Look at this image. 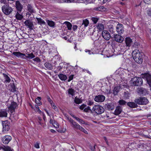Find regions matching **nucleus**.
I'll return each mask as SVG.
<instances>
[{
    "label": "nucleus",
    "instance_id": "obj_46",
    "mask_svg": "<svg viewBox=\"0 0 151 151\" xmlns=\"http://www.w3.org/2000/svg\"><path fill=\"white\" fill-rule=\"evenodd\" d=\"M119 103L120 105H125L127 104V102L123 100H120L119 101Z\"/></svg>",
    "mask_w": 151,
    "mask_h": 151
},
{
    "label": "nucleus",
    "instance_id": "obj_21",
    "mask_svg": "<svg viewBox=\"0 0 151 151\" xmlns=\"http://www.w3.org/2000/svg\"><path fill=\"white\" fill-rule=\"evenodd\" d=\"M76 91L72 88H69L67 90V93L68 95L70 96H74L75 94Z\"/></svg>",
    "mask_w": 151,
    "mask_h": 151
},
{
    "label": "nucleus",
    "instance_id": "obj_19",
    "mask_svg": "<svg viewBox=\"0 0 151 151\" xmlns=\"http://www.w3.org/2000/svg\"><path fill=\"white\" fill-rule=\"evenodd\" d=\"M127 105L128 106L131 108H135L138 107V105L135 102H128L127 103Z\"/></svg>",
    "mask_w": 151,
    "mask_h": 151
},
{
    "label": "nucleus",
    "instance_id": "obj_50",
    "mask_svg": "<svg viewBox=\"0 0 151 151\" xmlns=\"http://www.w3.org/2000/svg\"><path fill=\"white\" fill-rule=\"evenodd\" d=\"M19 58L24 59H26V55H25V54L21 53V54L20 55V57H19Z\"/></svg>",
    "mask_w": 151,
    "mask_h": 151
},
{
    "label": "nucleus",
    "instance_id": "obj_4",
    "mask_svg": "<svg viewBox=\"0 0 151 151\" xmlns=\"http://www.w3.org/2000/svg\"><path fill=\"white\" fill-rule=\"evenodd\" d=\"M3 12L6 15L9 14L12 11V8L7 5H4L2 7Z\"/></svg>",
    "mask_w": 151,
    "mask_h": 151
},
{
    "label": "nucleus",
    "instance_id": "obj_63",
    "mask_svg": "<svg viewBox=\"0 0 151 151\" xmlns=\"http://www.w3.org/2000/svg\"><path fill=\"white\" fill-rule=\"evenodd\" d=\"M78 28V26L76 25H73V29L74 31H75Z\"/></svg>",
    "mask_w": 151,
    "mask_h": 151
},
{
    "label": "nucleus",
    "instance_id": "obj_57",
    "mask_svg": "<svg viewBox=\"0 0 151 151\" xmlns=\"http://www.w3.org/2000/svg\"><path fill=\"white\" fill-rule=\"evenodd\" d=\"M35 61H36L37 62H40V58L38 57L36 58L33 59Z\"/></svg>",
    "mask_w": 151,
    "mask_h": 151
},
{
    "label": "nucleus",
    "instance_id": "obj_3",
    "mask_svg": "<svg viewBox=\"0 0 151 151\" xmlns=\"http://www.w3.org/2000/svg\"><path fill=\"white\" fill-rule=\"evenodd\" d=\"M134 101L137 104L141 105H146L149 102L147 98L145 97H140L135 99Z\"/></svg>",
    "mask_w": 151,
    "mask_h": 151
},
{
    "label": "nucleus",
    "instance_id": "obj_15",
    "mask_svg": "<svg viewBox=\"0 0 151 151\" xmlns=\"http://www.w3.org/2000/svg\"><path fill=\"white\" fill-rule=\"evenodd\" d=\"M17 106V103L15 102H12L11 105L9 107V109L10 112L12 113L14 110Z\"/></svg>",
    "mask_w": 151,
    "mask_h": 151
},
{
    "label": "nucleus",
    "instance_id": "obj_27",
    "mask_svg": "<svg viewBox=\"0 0 151 151\" xmlns=\"http://www.w3.org/2000/svg\"><path fill=\"white\" fill-rule=\"evenodd\" d=\"M2 150L4 151H12L13 150L8 146H4L0 147V150Z\"/></svg>",
    "mask_w": 151,
    "mask_h": 151
},
{
    "label": "nucleus",
    "instance_id": "obj_54",
    "mask_svg": "<svg viewBox=\"0 0 151 151\" xmlns=\"http://www.w3.org/2000/svg\"><path fill=\"white\" fill-rule=\"evenodd\" d=\"M36 108H37V111H38L39 112V113L41 114H42V115H43V114H44L43 113V112H42L40 109H39V107L38 106H37L36 107Z\"/></svg>",
    "mask_w": 151,
    "mask_h": 151
},
{
    "label": "nucleus",
    "instance_id": "obj_33",
    "mask_svg": "<svg viewBox=\"0 0 151 151\" xmlns=\"http://www.w3.org/2000/svg\"><path fill=\"white\" fill-rule=\"evenodd\" d=\"M108 29L111 33H114V32L115 29L112 25H110L108 26Z\"/></svg>",
    "mask_w": 151,
    "mask_h": 151
},
{
    "label": "nucleus",
    "instance_id": "obj_48",
    "mask_svg": "<svg viewBox=\"0 0 151 151\" xmlns=\"http://www.w3.org/2000/svg\"><path fill=\"white\" fill-rule=\"evenodd\" d=\"M66 131V129L65 128H63L60 129H59L58 131L60 133H64Z\"/></svg>",
    "mask_w": 151,
    "mask_h": 151
},
{
    "label": "nucleus",
    "instance_id": "obj_1",
    "mask_svg": "<svg viewBox=\"0 0 151 151\" xmlns=\"http://www.w3.org/2000/svg\"><path fill=\"white\" fill-rule=\"evenodd\" d=\"M134 60L137 63L140 64L142 62V56L139 50H134L132 53Z\"/></svg>",
    "mask_w": 151,
    "mask_h": 151
},
{
    "label": "nucleus",
    "instance_id": "obj_17",
    "mask_svg": "<svg viewBox=\"0 0 151 151\" xmlns=\"http://www.w3.org/2000/svg\"><path fill=\"white\" fill-rule=\"evenodd\" d=\"M138 93L140 95H145L147 93V91L144 88H138Z\"/></svg>",
    "mask_w": 151,
    "mask_h": 151
},
{
    "label": "nucleus",
    "instance_id": "obj_28",
    "mask_svg": "<svg viewBox=\"0 0 151 151\" xmlns=\"http://www.w3.org/2000/svg\"><path fill=\"white\" fill-rule=\"evenodd\" d=\"M58 77L62 81H65L67 78V77L66 75L63 74H60L58 75Z\"/></svg>",
    "mask_w": 151,
    "mask_h": 151
},
{
    "label": "nucleus",
    "instance_id": "obj_24",
    "mask_svg": "<svg viewBox=\"0 0 151 151\" xmlns=\"http://www.w3.org/2000/svg\"><path fill=\"white\" fill-rule=\"evenodd\" d=\"M96 27L97 29V31L98 32H102L104 29V27L103 24L101 23H99L96 26Z\"/></svg>",
    "mask_w": 151,
    "mask_h": 151
},
{
    "label": "nucleus",
    "instance_id": "obj_55",
    "mask_svg": "<svg viewBox=\"0 0 151 151\" xmlns=\"http://www.w3.org/2000/svg\"><path fill=\"white\" fill-rule=\"evenodd\" d=\"M86 105L83 104L80 106L79 108L81 110H83L86 107Z\"/></svg>",
    "mask_w": 151,
    "mask_h": 151
},
{
    "label": "nucleus",
    "instance_id": "obj_23",
    "mask_svg": "<svg viewBox=\"0 0 151 151\" xmlns=\"http://www.w3.org/2000/svg\"><path fill=\"white\" fill-rule=\"evenodd\" d=\"M67 119L72 124L73 127L75 128L76 126H78V124L74 122L72 119L69 117H67Z\"/></svg>",
    "mask_w": 151,
    "mask_h": 151
},
{
    "label": "nucleus",
    "instance_id": "obj_12",
    "mask_svg": "<svg viewBox=\"0 0 151 151\" xmlns=\"http://www.w3.org/2000/svg\"><path fill=\"white\" fill-rule=\"evenodd\" d=\"M69 3H82L86 4L91 3L90 0H69Z\"/></svg>",
    "mask_w": 151,
    "mask_h": 151
},
{
    "label": "nucleus",
    "instance_id": "obj_61",
    "mask_svg": "<svg viewBox=\"0 0 151 151\" xmlns=\"http://www.w3.org/2000/svg\"><path fill=\"white\" fill-rule=\"evenodd\" d=\"M47 98L48 102L50 103V104L51 105L52 104H53L52 101L51 100V99H50V97L49 96H47Z\"/></svg>",
    "mask_w": 151,
    "mask_h": 151
},
{
    "label": "nucleus",
    "instance_id": "obj_58",
    "mask_svg": "<svg viewBox=\"0 0 151 151\" xmlns=\"http://www.w3.org/2000/svg\"><path fill=\"white\" fill-rule=\"evenodd\" d=\"M35 147L37 149H38L40 148L39 144L37 142L34 145Z\"/></svg>",
    "mask_w": 151,
    "mask_h": 151
},
{
    "label": "nucleus",
    "instance_id": "obj_62",
    "mask_svg": "<svg viewBox=\"0 0 151 151\" xmlns=\"http://www.w3.org/2000/svg\"><path fill=\"white\" fill-rule=\"evenodd\" d=\"M61 64H60L59 65L57 69H58V70H60L63 68V65H61Z\"/></svg>",
    "mask_w": 151,
    "mask_h": 151
},
{
    "label": "nucleus",
    "instance_id": "obj_34",
    "mask_svg": "<svg viewBox=\"0 0 151 151\" xmlns=\"http://www.w3.org/2000/svg\"><path fill=\"white\" fill-rule=\"evenodd\" d=\"M41 100V98L40 97H38L35 100L36 103L39 106L41 105L42 104L41 102L40 101Z\"/></svg>",
    "mask_w": 151,
    "mask_h": 151
},
{
    "label": "nucleus",
    "instance_id": "obj_37",
    "mask_svg": "<svg viewBox=\"0 0 151 151\" xmlns=\"http://www.w3.org/2000/svg\"><path fill=\"white\" fill-rule=\"evenodd\" d=\"M74 101L77 104H79L82 103V101L81 99H79L77 97H76L74 100Z\"/></svg>",
    "mask_w": 151,
    "mask_h": 151
},
{
    "label": "nucleus",
    "instance_id": "obj_11",
    "mask_svg": "<svg viewBox=\"0 0 151 151\" xmlns=\"http://www.w3.org/2000/svg\"><path fill=\"white\" fill-rule=\"evenodd\" d=\"M12 139L11 136L8 135L4 137L2 139V142L4 144H7Z\"/></svg>",
    "mask_w": 151,
    "mask_h": 151
},
{
    "label": "nucleus",
    "instance_id": "obj_32",
    "mask_svg": "<svg viewBox=\"0 0 151 151\" xmlns=\"http://www.w3.org/2000/svg\"><path fill=\"white\" fill-rule=\"evenodd\" d=\"M63 24H64L66 26L68 30H70L71 29L72 25L70 22L67 21H65L64 23Z\"/></svg>",
    "mask_w": 151,
    "mask_h": 151
},
{
    "label": "nucleus",
    "instance_id": "obj_10",
    "mask_svg": "<svg viewBox=\"0 0 151 151\" xmlns=\"http://www.w3.org/2000/svg\"><path fill=\"white\" fill-rule=\"evenodd\" d=\"M102 35L103 37L106 40H109L111 38L110 33L107 31L104 30L102 31Z\"/></svg>",
    "mask_w": 151,
    "mask_h": 151
},
{
    "label": "nucleus",
    "instance_id": "obj_36",
    "mask_svg": "<svg viewBox=\"0 0 151 151\" xmlns=\"http://www.w3.org/2000/svg\"><path fill=\"white\" fill-rule=\"evenodd\" d=\"M89 24V22L88 20L87 19H86L83 20L82 25H84L85 27H87Z\"/></svg>",
    "mask_w": 151,
    "mask_h": 151
},
{
    "label": "nucleus",
    "instance_id": "obj_39",
    "mask_svg": "<svg viewBox=\"0 0 151 151\" xmlns=\"http://www.w3.org/2000/svg\"><path fill=\"white\" fill-rule=\"evenodd\" d=\"M85 52H88V54L91 55V54H94V50L93 48V49H91V50H87L86 49L85 50Z\"/></svg>",
    "mask_w": 151,
    "mask_h": 151
},
{
    "label": "nucleus",
    "instance_id": "obj_5",
    "mask_svg": "<svg viewBox=\"0 0 151 151\" xmlns=\"http://www.w3.org/2000/svg\"><path fill=\"white\" fill-rule=\"evenodd\" d=\"M3 124V131H8L10 129V124L8 121H5L2 123Z\"/></svg>",
    "mask_w": 151,
    "mask_h": 151
},
{
    "label": "nucleus",
    "instance_id": "obj_45",
    "mask_svg": "<svg viewBox=\"0 0 151 151\" xmlns=\"http://www.w3.org/2000/svg\"><path fill=\"white\" fill-rule=\"evenodd\" d=\"M21 52H13V55H14L18 58H19Z\"/></svg>",
    "mask_w": 151,
    "mask_h": 151
},
{
    "label": "nucleus",
    "instance_id": "obj_60",
    "mask_svg": "<svg viewBox=\"0 0 151 151\" xmlns=\"http://www.w3.org/2000/svg\"><path fill=\"white\" fill-rule=\"evenodd\" d=\"M73 75H71L69 77V79L68 80V82H70L71 80L73 79Z\"/></svg>",
    "mask_w": 151,
    "mask_h": 151
},
{
    "label": "nucleus",
    "instance_id": "obj_52",
    "mask_svg": "<svg viewBox=\"0 0 151 151\" xmlns=\"http://www.w3.org/2000/svg\"><path fill=\"white\" fill-rule=\"evenodd\" d=\"M89 110H90L91 111V113H92V111L91 109H90V107L89 106H88L87 107H85L84 109V111L85 112H87Z\"/></svg>",
    "mask_w": 151,
    "mask_h": 151
},
{
    "label": "nucleus",
    "instance_id": "obj_56",
    "mask_svg": "<svg viewBox=\"0 0 151 151\" xmlns=\"http://www.w3.org/2000/svg\"><path fill=\"white\" fill-rule=\"evenodd\" d=\"M145 3L147 4H151V0H144Z\"/></svg>",
    "mask_w": 151,
    "mask_h": 151
},
{
    "label": "nucleus",
    "instance_id": "obj_25",
    "mask_svg": "<svg viewBox=\"0 0 151 151\" xmlns=\"http://www.w3.org/2000/svg\"><path fill=\"white\" fill-rule=\"evenodd\" d=\"M46 22L47 23V24L50 27H53L55 26V23L53 21L49 20L47 19L46 20Z\"/></svg>",
    "mask_w": 151,
    "mask_h": 151
},
{
    "label": "nucleus",
    "instance_id": "obj_14",
    "mask_svg": "<svg viewBox=\"0 0 151 151\" xmlns=\"http://www.w3.org/2000/svg\"><path fill=\"white\" fill-rule=\"evenodd\" d=\"M105 108L106 109L109 110H112L114 109V106L113 103H108L105 104Z\"/></svg>",
    "mask_w": 151,
    "mask_h": 151
},
{
    "label": "nucleus",
    "instance_id": "obj_40",
    "mask_svg": "<svg viewBox=\"0 0 151 151\" xmlns=\"http://www.w3.org/2000/svg\"><path fill=\"white\" fill-rule=\"evenodd\" d=\"M45 67L49 69H51L52 68V66L51 64L48 63H46L45 64Z\"/></svg>",
    "mask_w": 151,
    "mask_h": 151
},
{
    "label": "nucleus",
    "instance_id": "obj_7",
    "mask_svg": "<svg viewBox=\"0 0 151 151\" xmlns=\"http://www.w3.org/2000/svg\"><path fill=\"white\" fill-rule=\"evenodd\" d=\"M116 31L119 35H121L124 32L123 25L121 24H118L116 27Z\"/></svg>",
    "mask_w": 151,
    "mask_h": 151
},
{
    "label": "nucleus",
    "instance_id": "obj_20",
    "mask_svg": "<svg viewBox=\"0 0 151 151\" xmlns=\"http://www.w3.org/2000/svg\"><path fill=\"white\" fill-rule=\"evenodd\" d=\"M125 41L126 46L128 47H130L132 42V40L129 37H126L125 39Z\"/></svg>",
    "mask_w": 151,
    "mask_h": 151
},
{
    "label": "nucleus",
    "instance_id": "obj_59",
    "mask_svg": "<svg viewBox=\"0 0 151 151\" xmlns=\"http://www.w3.org/2000/svg\"><path fill=\"white\" fill-rule=\"evenodd\" d=\"M93 102L90 101V100H88V104L89 105H93Z\"/></svg>",
    "mask_w": 151,
    "mask_h": 151
},
{
    "label": "nucleus",
    "instance_id": "obj_42",
    "mask_svg": "<svg viewBox=\"0 0 151 151\" xmlns=\"http://www.w3.org/2000/svg\"><path fill=\"white\" fill-rule=\"evenodd\" d=\"M119 86L120 87L121 89H123L125 88H127V84L124 83H122V84H120Z\"/></svg>",
    "mask_w": 151,
    "mask_h": 151
},
{
    "label": "nucleus",
    "instance_id": "obj_64",
    "mask_svg": "<svg viewBox=\"0 0 151 151\" xmlns=\"http://www.w3.org/2000/svg\"><path fill=\"white\" fill-rule=\"evenodd\" d=\"M147 118L149 119H151V114H149L147 115Z\"/></svg>",
    "mask_w": 151,
    "mask_h": 151
},
{
    "label": "nucleus",
    "instance_id": "obj_47",
    "mask_svg": "<svg viewBox=\"0 0 151 151\" xmlns=\"http://www.w3.org/2000/svg\"><path fill=\"white\" fill-rule=\"evenodd\" d=\"M54 127L56 128H58L59 127V125L58 123L55 121H54L52 124Z\"/></svg>",
    "mask_w": 151,
    "mask_h": 151
},
{
    "label": "nucleus",
    "instance_id": "obj_53",
    "mask_svg": "<svg viewBox=\"0 0 151 151\" xmlns=\"http://www.w3.org/2000/svg\"><path fill=\"white\" fill-rule=\"evenodd\" d=\"M52 107L53 108V109L55 110L56 111H58V108L55 106V104L54 103H53V104H52L51 105Z\"/></svg>",
    "mask_w": 151,
    "mask_h": 151
},
{
    "label": "nucleus",
    "instance_id": "obj_35",
    "mask_svg": "<svg viewBox=\"0 0 151 151\" xmlns=\"http://www.w3.org/2000/svg\"><path fill=\"white\" fill-rule=\"evenodd\" d=\"M78 126H77L75 128L76 129H78L81 130V131L83 132L84 133L87 134L88 132H87L83 128L81 127L79 124H78Z\"/></svg>",
    "mask_w": 151,
    "mask_h": 151
},
{
    "label": "nucleus",
    "instance_id": "obj_9",
    "mask_svg": "<svg viewBox=\"0 0 151 151\" xmlns=\"http://www.w3.org/2000/svg\"><path fill=\"white\" fill-rule=\"evenodd\" d=\"M105 99V96L102 95H99L95 96V101L98 102H103Z\"/></svg>",
    "mask_w": 151,
    "mask_h": 151
},
{
    "label": "nucleus",
    "instance_id": "obj_49",
    "mask_svg": "<svg viewBox=\"0 0 151 151\" xmlns=\"http://www.w3.org/2000/svg\"><path fill=\"white\" fill-rule=\"evenodd\" d=\"M147 15L150 17H151V8H149L146 12Z\"/></svg>",
    "mask_w": 151,
    "mask_h": 151
},
{
    "label": "nucleus",
    "instance_id": "obj_6",
    "mask_svg": "<svg viewBox=\"0 0 151 151\" xmlns=\"http://www.w3.org/2000/svg\"><path fill=\"white\" fill-rule=\"evenodd\" d=\"M25 26L30 29H33L34 27L33 22L29 19L26 20L24 22Z\"/></svg>",
    "mask_w": 151,
    "mask_h": 151
},
{
    "label": "nucleus",
    "instance_id": "obj_26",
    "mask_svg": "<svg viewBox=\"0 0 151 151\" xmlns=\"http://www.w3.org/2000/svg\"><path fill=\"white\" fill-rule=\"evenodd\" d=\"M120 89V87L119 86L115 87L113 90V94L115 96L117 95Z\"/></svg>",
    "mask_w": 151,
    "mask_h": 151
},
{
    "label": "nucleus",
    "instance_id": "obj_38",
    "mask_svg": "<svg viewBox=\"0 0 151 151\" xmlns=\"http://www.w3.org/2000/svg\"><path fill=\"white\" fill-rule=\"evenodd\" d=\"M102 84L101 82H97L96 87V89H98L97 91H98L99 90H100L101 89V87L102 86Z\"/></svg>",
    "mask_w": 151,
    "mask_h": 151
},
{
    "label": "nucleus",
    "instance_id": "obj_31",
    "mask_svg": "<svg viewBox=\"0 0 151 151\" xmlns=\"http://www.w3.org/2000/svg\"><path fill=\"white\" fill-rule=\"evenodd\" d=\"M106 10L105 8L103 6H100L98 7L95 8V10L100 11H104Z\"/></svg>",
    "mask_w": 151,
    "mask_h": 151
},
{
    "label": "nucleus",
    "instance_id": "obj_18",
    "mask_svg": "<svg viewBox=\"0 0 151 151\" xmlns=\"http://www.w3.org/2000/svg\"><path fill=\"white\" fill-rule=\"evenodd\" d=\"M122 109L120 106H117L114 112V114L115 115H117L120 114L122 111Z\"/></svg>",
    "mask_w": 151,
    "mask_h": 151
},
{
    "label": "nucleus",
    "instance_id": "obj_2",
    "mask_svg": "<svg viewBox=\"0 0 151 151\" xmlns=\"http://www.w3.org/2000/svg\"><path fill=\"white\" fill-rule=\"evenodd\" d=\"M130 85L131 86H139L142 85V79L139 77H134L132 78L130 82Z\"/></svg>",
    "mask_w": 151,
    "mask_h": 151
},
{
    "label": "nucleus",
    "instance_id": "obj_29",
    "mask_svg": "<svg viewBox=\"0 0 151 151\" xmlns=\"http://www.w3.org/2000/svg\"><path fill=\"white\" fill-rule=\"evenodd\" d=\"M7 113L6 111L5 110H2L0 111V117H7Z\"/></svg>",
    "mask_w": 151,
    "mask_h": 151
},
{
    "label": "nucleus",
    "instance_id": "obj_44",
    "mask_svg": "<svg viewBox=\"0 0 151 151\" xmlns=\"http://www.w3.org/2000/svg\"><path fill=\"white\" fill-rule=\"evenodd\" d=\"M28 9L29 11L31 13L34 12V10L32 6L30 5H28L27 6Z\"/></svg>",
    "mask_w": 151,
    "mask_h": 151
},
{
    "label": "nucleus",
    "instance_id": "obj_13",
    "mask_svg": "<svg viewBox=\"0 0 151 151\" xmlns=\"http://www.w3.org/2000/svg\"><path fill=\"white\" fill-rule=\"evenodd\" d=\"M114 38L115 40L117 42L121 43L124 40V38L122 36L118 34L115 35Z\"/></svg>",
    "mask_w": 151,
    "mask_h": 151
},
{
    "label": "nucleus",
    "instance_id": "obj_43",
    "mask_svg": "<svg viewBox=\"0 0 151 151\" xmlns=\"http://www.w3.org/2000/svg\"><path fill=\"white\" fill-rule=\"evenodd\" d=\"M16 17L17 19L21 20L23 18V16L22 14L17 13L16 15Z\"/></svg>",
    "mask_w": 151,
    "mask_h": 151
},
{
    "label": "nucleus",
    "instance_id": "obj_30",
    "mask_svg": "<svg viewBox=\"0 0 151 151\" xmlns=\"http://www.w3.org/2000/svg\"><path fill=\"white\" fill-rule=\"evenodd\" d=\"M38 23L40 25H45V22L41 18H36Z\"/></svg>",
    "mask_w": 151,
    "mask_h": 151
},
{
    "label": "nucleus",
    "instance_id": "obj_22",
    "mask_svg": "<svg viewBox=\"0 0 151 151\" xmlns=\"http://www.w3.org/2000/svg\"><path fill=\"white\" fill-rule=\"evenodd\" d=\"M16 9L19 11L21 12L22 9V5L18 1H16Z\"/></svg>",
    "mask_w": 151,
    "mask_h": 151
},
{
    "label": "nucleus",
    "instance_id": "obj_16",
    "mask_svg": "<svg viewBox=\"0 0 151 151\" xmlns=\"http://www.w3.org/2000/svg\"><path fill=\"white\" fill-rule=\"evenodd\" d=\"M144 77L148 83L151 87V75L149 74H146L145 75Z\"/></svg>",
    "mask_w": 151,
    "mask_h": 151
},
{
    "label": "nucleus",
    "instance_id": "obj_41",
    "mask_svg": "<svg viewBox=\"0 0 151 151\" xmlns=\"http://www.w3.org/2000/svg\"><path fill=\"white\" fill-rule=\"evenodd\" d=\"M35 57V55L32 53L28 54L26 55V58H28L29 59H31Z\"/></svg>",
    "mask_w": 151,
    "mask_h": 151
},
{
    "label": "nucleus",
    "instance_id": "obj_8",
    "mask_svg": "<svg viewBox=\"0 0 151 151\" xmlns=\"http://www.w3.org/2000/svg\"><path fill=\"white\" fill-rule=\"evenodd\" d=\"M104 109L101 106L95 105V112L97 114H100L104 112Z\"/></svg>",
    "mask_w": 151,
    "mask_h": 151
},
{
    "label": "nucleus",
    "instance_id": "obj_51",
    "mask_svg": "<svg viewBox=\"0 0 151 151\" xmlns=\"http://www.w3.org/2000/svg\"><path fill=\"white\" fill-rule=\"evenodd\" d=\"M4 75L5 77V81L8 82H9L10 80L9 78L7 75L5 74H4Z\"/></svg>",
    "mask_w": 151,
    "mask_h": 151
}]
</instances>
